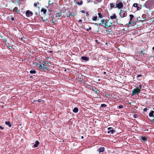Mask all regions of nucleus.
Returning <instances> with one entry per match:
<instances>
[{"label":"nucleus","mask_w":154,"mask_h":154,"mask_svg":"<svg viewBox=\"0 0 154 154\" xmlns=\"http://www.w3.org/2000/svg\"><path fill=\"white\" fill-rule=\"evenodd\" d=\"M147 110V108H144V109H143V111L144 112H146Z\"/></svg>","instance_id":"nucleus-33"},{"label":"nucleus","mask_w":154,"mask_h":154,"mask_svg":"<svg viewBox=\"0 0 154 154\" xmlns=\"http://www.w3.org/2000/svg\"><path fill=\"white\" fill-rule=\"evenodd\" d=\"M54 15L56 17H60L61 16V14L59 13H56Z\"/></svg>","instance_id":"nucleus-13"},{"label":"nucleus","mask_w":154,"mask_h":154,"mask_svg":"<svg viewBox=\"0 0 154 154\" xmlns=\"http://www.w3.org/2000/svg\"><path fill=\"white\" fill-rule=\"evenodd\" d=\"M11 20L12 21L14 20V18H12L11 19Z\"/></svg>","instance_id":"nucleus-45"},{"label":"nucleus","mask_w":154,"mask_h":154,"mask_svg":"<svg viewBox=\"0 0 154 154\" xmlns=\"http://www.w3.org/2000/svg\"><path fill=\"white\" fill-rule=\"evenodd\" d=\"M5 124L7 125H8L9 127H11V125L10 123V122H5Z\"/></svg>","instance_id":"nucleus-17"},{"label":"nucleus","mask_w":154,"mask_h":154,"mask_svg":"<svg viewBox=\"0 0 154 154\" xmlns=\"http://www.w3.org/2000/svg\"><path fill=\"white\" fill-rule=\"evenodd\" d=\"M81 138H83V136H82Z\"/></svg>","instance_id":"nucleus-49"},{"label":"nucleus","mask_w":154,"mask_h":154,"mask_svg":"<svg viewBox=\"0 0 154 154\" xmlns=\"http://www.w3.org/2000/svg\"><path fill=\"white\" fill-rule=\"evenodd\" d=\"M149 116L150 117H153L154 118V111H151L149 114Z\"/></svg>","instance_id":"nucleus-11"},{"label":"nucleus","mask_w":154,"mask_h":154,"mask_svg":"<svg viewBox=\"0 0 154 154\" xmlns=\"http://www.w3.org/2000/svg\"><path fill=\"white\" fill-rule=\"evenodd\" d=\"M91 27H90L88 29H86V30L87 31H89V29H91Z\"/></svg>","instance_id":"nucleus-34"},{"label":"nucleus","mask_w":154,"mask_h":154,"mask_svg":"<svg viewBox=\"0 0 154 154\" xmlns=\"http://www.w3.org/2000/svg\"><path fill=\"white\" fill-rule=\"evenodd\" d=\"M142 88V86L141 85H140L138 88H137L138 89H140H140H141Z\"/></svg>","instance_id":"nucleus-30"},{"label":"nucleus","mask_w":154,"mask_h":154,"mask_svg":"<svg viewBox=\"0 0 154 154\" xmlns=\"http://www.w3.org/2000/svg\"><path fill=\"white\" fill-rule=\"evenodd\" d=\"M82 3H83V2H82V1H81L80 2H78L77 3V4L78 5H82Z\"/></svg>","instance_id":"nucleus-28"},{"label":"nucleus","mask_w":154,"mask_h":154,"mask_svg":"<svg viewBox=\"0 0 154 154\" xmlns=\"http://www.w3.org/2000/svg\"><path fill=\"white\" fill-rule=\"evenodd\" d=\"M104 151V148L103 147H100L99 149H97V151H99V154L100 153V152H103Z\"/></svg>","instance_id":"nucleus-7"},{"label":"nucleus","mask_w":154,"mask_h":154,"mask_svg":"<svg viewBox=\"0 0 154 154\" xmlns=\"http://www.w3.org/2000/svg\"><path fill=\"white\" fill-rule=\"evenodd\" d=\"M98 14L99 18H102L103 17V16L102 14H101L100 13H98Z\"/></svg>","instance_id":"nucleus-20"},{"label":"nucleus","mask_w":154,"mask_h":154,"mask_svg":"<svg viewBox=\"0 0 154 154\" xmlns=\"http://www.w3.org/2000/svg\"><path fill=\"white\" fill-rule=\"evenodd\" d=\"M106 105L104 104H103L101 105V106L102 107H106Z\"/></svg>","instance_id":"nucleus-24"},{"label":"nucleus","mask_w":154,"mask_h":154,"mask_svg":"<svg viewBox=\"0 0 154 154\" xmlns=\"http://www.w3.org/2000/svg\"><path fill=\"white\" fill-rule=\"evenodd\" d=\"M105 26H108L106 24V23L105 24Z\"/></svg>","instance_id":"nucleus-51"},{"label":"nucleus","mask_w":154,"mask_h":154,"mask_svg":"<svg viewBox=\"0 0 154 154\" xmlns=\"http://www.w3.org/2000/svg\"><path fill=\"white\" fill-rule=\"evenodd\" d=\"M73 111L74 113H77L78 111V109L77 107H75L73 110Z\"/></svg>","instance_id":"nucleus-14"},{"label":"nucleus","mask_w":154,"mask_h":154,"mask_svg":"<svg viewBox=\"0 0 154 154\" xmlns=\"http://www.w3.org/2000/svg\"><path fill=\"white\" fill-rule=\"evenodd\" d=\"M129 17L130 18V20L128 23L129 25L132 24V22L131 21V20H132L133 18L134 17V16L132 14L130 15Z\"/></svg>","instance_id":"nucleus-8"},{"label":"nucleus","mask_w":154,"mask_h":154,"mask_svg":"<svg viewBox=\"0 0 154 154\" xmlns=\"http://www.w3.org/2000/svg\"><path fill=\"white\" fill-rule=\"evenodd\" d=\"M67 16L68 17H70V16H71L70 13H67Z\"/></svg>","instance_id":"nucleus-32"},{"label":"nucleus","mask_w":154,"mask_h":154,"mask_svg":"<svg viewBox=\"0 0 154 154\" xmlns=\"http://www.w3.org/2000/svg\"><path fill=\"white\" fill-rule=\"evenodd\" d=\"M93 90L94 91L96 92H97V93H98V91H97V90L95 91V90Z\"/></svg>","instance_id":"nucleus-44"},{"label":"nucleus","mask_w":154,"mask_h":154,"mask_svg":"<svg viewBox=\"0 0 154 154\" xmlns=\"http://www.w3.org/2000/svg\"><path fill=\"white\" fill-rule=\"evenodd\" d=\"M152 122H154V119H152Z\"/></svg>","instance_id":"nucleus-46"},{"label":"nucleus","mask_w":154,"mask_h":154,"mask_svg":"<svg viewBox=\"0 0 154 154\" xmlns=\"http://www.w3.org/2000/svg\"><path fill=\"white\" fill-rule=\"evenodd\" d=\"M30 73L31 74H35L36 73V71L35 70H31L30 71Z\"/></svg>","instance_id":"nucleus-21"},{"label":"nucleus","mask_w":154,"mask_h":154,"mask_svg":"<svg viewBox=\"0 0 154 154\" xmlns=\"http://www.w3.org/2000/svg\"><path fill=\"white\" fill-rule=\"evenodd\" d=\"M81 12H82V13H85V11H83V10L81 11Z\"/></svg>","instance_id":"nucleus-38"},{"label":"nucleus","mask_w":154,"mask_h":154,"mask_svg":"<svg viewBox=\"0 0 154 154\" xmlns=\"http://www.w3.org/2000/svg\"><path fill=\"white\" fill-rule=\"evenodd\" d=\"M146 8L152 9L154 8V0H148L145 4Z\"/></svg>","instance_id":"nucleus-1"},{"label":"nucleus","mask_w":154,"mask_h":154,"mask_svg":"<svg viewBox=\"0 0 154 154\" xmlns=\"http://www.w3.org/2000/svg\"><path fill=\"white\" fill-rule=\"evenodd\" d=\"M46 10L44 8H42L41 10V12H43L44 14L46 13Z\"/></svg>","instance_id":"nucleus-19"},{"label":"nucleus","mask_w":154,"mask_h":154,"mask_svg":"<svg viewBox=\"0 0 154 154\" xmlns=\"http://www.w3.org/2000/svg\"><path fill=\"white\" fill-rule=\"evenodd\" d=\"M134 118H137V115H134Z\"/></svg>","instance_id":"nucleus-37"},{"label":"nucleus","mask_w":154,"mask_h":154,"mask_svg":"<svg viewBox=\"0 0 154 154\" xmlns=\"http://www.w3.org/2000/svg\"><path fill=\"white\" fill-rule=\"evenodd\" d=\"M8 48H9V49H11L12 48V47L11 46H8Z\"/></svg>","instance_id":"nucleus-40"},{"label":"nucleus","mask_w":154,"mask_h":154,"mask_svg":"<svg viewBox=\"0 0 154 154\" xmlns=\"http://www.w3.org/2000/svg\"><path fill=\"white\" fill-rule=\"evenodd\" d=\"M112 129L111 127L108 128V129L109 131H107L108 133H111V134H112L114 132V131L113 129L110 130Z\"/></svg>","instance_id":"nucleus-9"},{"label":"nucleus","mask_w":154,"mask_h":154,"mask_svg":"<svg viewBox=\"0 0 154 154\" xmlns=\"http://www.w3.org/2000/svg\"><path fill=\"white\" fill-rule=\"evenodd\" d=\"M123 106L122 105H119L118 106V108L119 109H122L123 108Z\"/></svg>","instance_id":"nucleus-29"},{"label":"nucleus","mask_w":154,"mask_h":154,"mask_svg":"<svg viewBox=\"0 0 154 154\" xmlns=\"http://www.w3.org/2000/svg\"><path fill=\"white\" fill-rule=\"evenodd\" d=\"M110 19H113L116 18V16L115 14H114L112 16H111L110 17Z\"/></svg>","instance_id":"nucleus-15"},{"label":"nucleus","mask_w":154,"mask_h":154,"mask_svg":"<svg viewBox=\"0 0 154 154\" xmlns=\"http://www.w3.org/2000/svg\"><path fill=\"white\" fill-rule=\"evenodd\" d=\"M42 100L41 99H39L38 100V101L39 102H40Z\"/></svg>","instance_id":"nucleus-41"},{"label":"nucleus","mask_w":154,"mask_h":154,"mask_svg":"<svg viewBox=\"0 0 154 154\" xmlns=\"http://www.w3.org/2000/svg\"><path fill=\"white\" fill-rule=\"evenodd\" d=\"M127 15V13L126 12L124 11H121L120 13V16L121 17H125Z\"/></svg>","instance_id":"nucleus-5"},{"label":"nucleus","mask_w":154,"mask_h":154,"mask_svg":"<svg viewBox=\"0 0 154 154\" xmlns=\"http://www.w3.org/2000/svg\"><path fill=\"white\" fill-rule=\"evenodd\" d=\"M115 6V5L113 3H111L110 4V6L111 8H113Z\"/></svg>","instance_id":"nucleus-26"},{"label":"nucleus","mask_w":154,"mask_h":154,"mask_svg":"<svg viewBox=\"0 0 154 154\" xmlns=\"http://www.w3.org/2000/svg\"><path fill=\"white\" fill-rule=\"evenodd\" d=\"M39 68L40 69H42L43 70H44L45 69H48V68L44 64H40L39 65Z\"/></svg>","instance_id":"nucleus-6"},{"label":"nucleus","mask_w":154,"mask_h":154,"mask_svg":"<svg viewBox=\"0 0 154 154\" xmlns=\"http://www.w3.org/2000/svg\"><path fill=\"white\" fill-rule=\"evenodd\" d=\"M39 144V142L38 141L36 140L35 142V144L34 145V147H36L38 146V145Z\"/></svg>","instance_id":"nucleus-12"},{"label":"nucleus","mask_w":154,"mask_h":154,"mask_svg":"<svg viewBox=\"0 0 154 154\" xmlns=\"http://www.w3.org/2000/svg\"><path fill=\"white\" fill-rule=\"evenodd\" d=\"M142 139L143 140L145 141V140H146V137H142Z\"/></svg>","instance_id":"nucleus-27"},{"label":"nucleus","mask_w":154,"mask_h":154,"mask_svg":"<svg viewBox=\"0 0 154 154\" xmlns=\"http://www.w3.org/2000/svg\"><path fill=\"white\" fill-rule=\"evenodd\" d=\"M133 6L135 7H137L138 6L137 4L136 3H134L133 5Z\"/></svg>","instance_id":"nucleus-25"},{"label":"nucleus","mask_w":154,"mask_h":154,"mask_svg":"<svg viewBox=\"0 0 154 154\" xmlns=\"http://www.w3.org/2000/svg\"><path fill=\"white\" fill-rule=\"evenodd\" d=\"M75 15V12H71V13H70L71 16H72L74 17Z\"/></svg>","instance_id":"nucleus-22"},{"label":"nucleus","mask_w":154,"mask_h":154,"mask_svg":"<svg viewBox=\"0 0 154 154\" xmlns=\"http://www.w3.org/2000/svg\"><path fill=\"white\" fill-rule=\"evenodd\" d=\"M152 49L153 50H154V47H153L152 48Z\"/></svg>","instance_id":"nucleus-47"},{"label":"nucleus","mask_w":154,"mask_h":154,"mask_svg":"<svg viewBox=\"0 0 154 154\" xmlns=\"http://www.w3.org/2000/svg\"><path fill=\"white\" fill-rule=\"evenodd\" d=\"M123 4L122 2H120L119 1H118L116 3V7L119 9H120L123 7Z\"/></svg>","instance_id":"nucleus-2"},{"label":"nucleus","mask_w":154,"mask_h":154,"mask_svg":"<svg viewBox=\"0 0 154 154\" xmlns=\"http://www.w3.org/2000/svg\"><path fill=\"white\" fill-rule=\"evenodd\" d=\"M97 19V16H95L93 17L92 20L94 21H96Z\"/></svg>","instance_id":"nucleus-23"},{"label":"nucleus","mask_w":154,"mask_h":154,"mask_svg":"<svg viewBox=\"0 0 154 154\" xmlns=\"http://www.w3.org/2000/svg\"><path fill=\"white\" fill-rule=\"evenodd\" d=\"M39 4V3L38 2H37V3H35L34 4V5L35 7H36L37 6V4Z\"/></svg>","instance_id":"nucleus-31"},{"label":"nucleus","mask_w":154,"mask_h":154,"mask_svg":"<svg viewBox=\"0 0 154 154\" xmlns=\"http://www.w3.org/2000/svg\"><path fill=\"white\" fill-rule=\"evenodd\" d=\"M33 13L29 10H27L26 12V15L27 17H29L32 16Z\"/></svg>","instance_id":"nucleus-4"},{"label":"nucleus","mask_w":154,"mask_h":154,"mask_svg":"<svg viewBox=\"0 0 154 154\" xmlns=\"http://www.w3.org/2000/svg\"><path fill=\"white\" fill-rule=\"evenodd\" d=\"M86 16H88V15H89V14H88V12H87L86 13Z\"/></svg>","instance_id":"nucleus-39"},{"label":"nucleus","mask_w":154,"mask_h":154,"mask_svg":"<svg viewBox=\"0 0 154 154\" xmlns=\"http://www.w3.org/2000/svg\"><path fill=\"white\" fill-rule=\"evenodd\" d=\"M82 20L81 19H80L79 20V22H82Z\"/></svg>","instance_id":"nucleus-43"},{"label":"nucleus","mask_w":154,"mask_h":154,"mask_svg":"<svg viewBox=\"0 0 154 154\" xmlns=\"http://www.w3.org/2000/svg\"><path fill=\"white\" fill-rule=\"evenodd\" d=\"M44 63L45 64H46V62H44Z\"/></svg>","instance_id":"nucleus-50"},{"label":"nucleus","mask_w":154,"mask_h":154,"mask_svg":"<svg viewBox=\"0 0 154 154\" xmlns=\"http://www.w3.org/2000/svg\"><path fill=\"white\" fill-rule=\"evenodd\" d=\"M141 76H142V75H138L137 76V78H138L139 77H141Z\"/></svg>","instance_id":"nucleus-35"},{"label":"nucleus","mask_w":154,"mask_h":154,"mask_svg":"<svg viewBox=\"0 0 154 154\" xmlns=\"http://www.w3.org/2000/svg\"><path fill=\"white\" fill-rule=\"evenodd\" d=\"M105 20L104 19H103L101 21V23H100L99 24V25H101L103 26V25L104 24V23L105 22Z\"/></svg>","instance_id":"nucleus-18"},{"label":"nucleus","mask_w":154,"mask_h":154,"mask_svg":"<svg viewBox=\"0 0 154 154\" xmlns=\"http://www.w3.org/2000/svg\"><path fill=\"white\" fill-rule=\"evenodd\" d=\"M137 10H139L140 9V7L137 6Z\"/></svg>","instance_id":"nucleus-36"},{"label":"nucleus","mask_w":154,"mask_h":154,"mask_svg":"<svg viewBox=\"0 0 154 154\" xmlns=\"http://www.w3.org/2000/svg\"><path fill=\"white\" fill-rule=\"evenodd\" d=\"M81 59L86 61H88L89 60V58L86 57H82Z\"/></svg>","instance_id":"nucleus-10"},{"label":"nucleus","mask_w":154,"mask_h":154,"mask_svg":"<svg viewBox=\"0 0 154 154\" xmlns=\"http://www.w3.org/2000/svg\"><path fill=\"white\" fill-rule=\"evenodd\" d=\"M13 11H15L16 12H19V11L18 9V8L17 7H15L13 10Z\"/></svg>","instance_id":"nucleus-16"},{"label":"nucleus","mask_w":154,"mask_h":154,"mask_svg":"<svg viewBox=\"0 0 154 154\" xmlns=\"http://www.w3.org/2000/svg\"><path fill=\"white\" fill-rule=\"evenodd\" d=\"M140 92V90L136 88L133 90L132 91V95L133 96L134 95L136 94H138Z\"/></svg>","instance_id":"nucleus-3"},{"label":"nucleus","mask_w":154,"mask_h":154,"mask_svg":"<svg viewBox=\"0 0 154 154\" xmlns=\"http://www.w3.org/2000/svg\"><path fill=\"white\" fill-rule=\"evenodd\" d=\"M103 73H104V74H105L106 73V72H104Z\"/></svg>","instance_id":"nucleus-48"},{"label":"nucleus","mask_w":154,"mask_h":154,"mask_svg":"<svg viewBox=\"0 0 154 154\" xmlns=\"http://www.w3.org/2000/svg\"><path fill=\"white\" fill-rule=\"evenodd\" d=\"M0 129L2 130L3 129V128L2 127H1V126H0Z\"/></svg>","instance_id":"nucleus-42"}]
</instances>
